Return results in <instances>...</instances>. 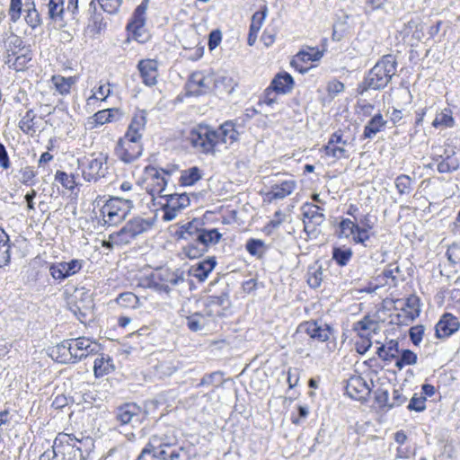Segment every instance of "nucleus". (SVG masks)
I'll use <instances>...</instances> for the list:
<instances>
[{
  "mask_svg": "<svg viewBox=\"0 0 460 460\" xmlns=\"http://www.w3.org/2000/svg\"><path fill=\"white\" fill-rule=\"evenodd\" d=\"M199 220H193L183 225L179 232L180 238L188 241L184 253L190 259L201 256L210 245L217 244L222 237L217 229L207 230L199 227Z\"/></svg>",
  "mask_w": 460,
  "mask_h": 460,
  "instance_id": "f257e3e1",
  "label": "nucleus"
},
{
  "mask_svg": "<svg viewBox=\"0 0 460 460\" xmlns=\"http://www.w3.org/2000/svg\"><path fill=\"white\" fill-rule=\"evenodd\" d=\"M397 71V60L394 55L387 54L368 71L364 80L358 85V94H364L368 90L384 89Z\"/></svg>",
  "mask_w": 460,
  "mask_h": 460,
  "instance_id": "f03ea898",
  "label": "nucleus"
},
{
  "mask_svg": "<svg viewBox=\"0 0 460 460\" xmlns=\"http://www.w3.org/2000/svg\"><path fill=\"white\" fill-rule=\"evenodd\" d=\"M150 447L162 460H192V448L177 445L174 437L155 434L150 438Z\"/></svg>",
  "mask_w": 460,
  "mask_h": 460,
  "instance_id": "7ed1b4c3",
  "label": "nucleus"
},
{
  "mask_svg": "<svg viewBox=\"0 0 460 460\" xmlns=\"http://www.w3.org/2000/svg\"><path fill=\"white\" fill-rule=\"evenodd\" d=\"M185 282L184 271L177 269L159 268L146 279V287L159 294L169 295L176 287Z\"/></svg>",
  "mask_w": 460,
  "mask_h": 460,
  "instance_id": "20e7f679",
  "label": "nucleus"
},
{
  "mask_svg": "<svg viewBox=\"0 0 460 460\" xmlns=\"http://www.w3.org/2000/svg\"><path fill=\"white\" fill-rule=\"evenodd\" d=\"M133 200L119 197L111 198L101 208L104 225L111 226L121 223L133 208Z\"/></svg>",
  "mask_w": 460,
  "mask_h": 460,
  "instance_id": "39448f33",
  "label": "nucleus"
},
{
  "mask_svg": "<svg viewBox=\"0 0 460 460\" xmlns=\"http://www.w3.org/2000/svg\"><path fill=\"white\" fill-rule=\"evenodd\" d=\"M108 155L102 153L93 154L83 159H78V164L82 169V174L87 181H97L104 178L108 173Z\"/></svg>",
  "mask_w": 460,
  "mask_h": 460,
  "instance_id": "423d86ee",
  "label": "nucleus"
},
{
  "mask_svg": "<svg viewBox=\"0 0 460 460\" xmlns=\"http://www.w3.org/2000/svg\"><path fill=\"white\" fill-rule=\"evenodd\" d=\"M152 225L148 219L140 217H134L119 231L111 234V240L118 245L128 244L137 235L151 229Z\"/></svg>",
  "mask_w": 460,
  "mask_h": 460,
  "instance_id": "0eeeda50",
  "label": "nucleus"
},
{
  "mask_svg": "<svg viewBox=\"0 0 460 460\" xmlns=\"http://www.w3.org/2000/svg\"><path fill=\"white\" fill-rule=\"evenodd\" d=\"M82 440L74 435L59 433L55 438L58 460H86L82 452Z\"/></svg>",
  "mask_w": 460,
  "mask_h": 460,
  "instance_id": "6e6552de",
  "label": "nucleus"
},
{
  "mask_svg": "<svg viewBox=\"0 0 460 460\" xmlns=\"http://www.w3.org/2000/svg\"><path fill=\"white\" fill-rule=\"evenodd\" d=\"M187 140L199 152L214 154L216 150L214 128L208 126L199 125L190 129Z\"/></svg>",
  "mask_w": 460,
  "mask_h": 460,
  "instance_id": "1a4fd4ad",
  "label": "nucleus"
},
{
  "mask_svg": "<svg viewBox=\"0 0 460 460\" xmlns=\"http://www.w3.org/2000/svg\"><path fill=\"white\" fill-rule=\"evenodd\" d=\"M171 175V172L157 169L154 166H146L145 169V184L146 191L152 196L155 195L162 198L165 193V189L168 183L166 178Z\"/></svg>",
  "mask_w": 460,
  "mask_h": 460,
  "instance_id": "9d476101",
  "label": "nucleus"
},
{
  "mask_svg": "<svg viewBox=\"0 0 460 460\" xmlns=\"http://www.w3.org/2000/svg\"><path fill=\"white\" fill-rule=\"evenodd\" d=\"M338 228L337 235L339 238H351L354 243L367 247V242L371 237V228L359 227V224L352 221L350 218H342L339 223Z\"/></svg>",
  "mask_w": 460,
  "mask_h": 460,
  "instance_id": "9b49d317",
  "label": "nucleus"
},
{
  "mask_svg": "<svg viewBox=\"0 0 460 460\" xmlns=\"http://www.w3.org/2000/svg\"><path fill=\"white\" fill-rule=\"evenodd\" d=\"M143 152L141 140L131 139L127 136L119 138L116 147V156L125 164H131L138 159Z\"/></svg>",
  "mask_w": 460,
  "mask_h": 460,
  "instance_id": "f8f14e48",
  "label": "nucleus"
},
{
  "mask_svg": "<svg viewBox=\"0 0 460 460\" xmlns=\"http://www.w3.org/2000/svg\"><path fill=\"white\" fill-rule=\"evenodd\" d=\"M162 199H165V202L162 204V209L164 211L163 220L172 221L178 214L185 208L190 205V198L186 193H173L164 194Z\"/></svg>",
  "mask_w": 460,
  "mask_h": 460,
  "instance_id": "ddd939ff",
  "label": "nucleus"
},
{
  "mask_svg": "<svg viewBox=\"0 0 460 460\" xmlns=\"http://www.w3.org/2000/svg\"><path fill=\"white\" fill-rule=\"evenodd\" d=\"M229 296L226 293L219 296H209L203 301V310L201 311L204 317L209 323L214 322L217 318L225 314V310L228 306Z\"/></svg>",
  "mask_w": 460,
  "mask_h": 460,
  "instance_id": "4468645a",
  "label": "nucleus"
},
{
  "mask_svg": "<svg viewBox=\"0 0 460 460\" xmlns=\"http://www.w3.org/2000/svg\"><path fill=\"white\" fill-rule=\"evenodd\" d=\"M301 211L304 217L305 230L307 233L314 232L316 227L321 226L325 220L324 214L323 213V208L313 203L305 202L301 207Z\"/></svg>",
  "mask_w": 460,
  "mask_h": 460,
  "instance_id": "2eb2a0df",
  "label": "nucleus"
},
{
  "mask_svg": "<svg viewBox=\"0 0 460 460\" xmlns=\"http://www.w3.org/2000/svg\"><path fill=\"white\" fill-rule=\"evenodd\" d=\"M70 349H72L74 362H78L89 355L98 353L101 346L88 338L79 337L70 339Z\"/></svg>",
  "mask_w": 460,
  "mask_h": 460,
  "instance_id": "dca6fc26",
  "label": "nucleus"
},
{
  "mask_svg": "<svg viewBox=\"0 0 460 460\" xmlns=\"http://www.w3.org/2000/svg\"><path fill=\"white\" fill-rule=\"evenodd\" d=\"M143 414L140 406L137 403L128 402L119 406L115 411V419L120 425L140 424Z\"/></svg>",
  "mask_w": 460,
  "mask_h": 460,
  "instance_id": "f3484780",
  "label": "nucleus"
},
{
  "mask_svg": "<svg viewBox=\"0 0 460 460\" xmlns=\"http://www.w3.org/2000/svg\"><path fill=\"white\" fill-rule=\"evenodd\" d=\"M84 265L83 260L73 259L69 261L57 262L49 267V273L56 280L62 281L78 273Z\"/></svg>",
  "mask_w": 460,
  "mask_h": 460,
  "instance_id": "a211bd4d",
  "label": "nucleus"
},
{
  "mask_svg": "<svg viewBox=\"0 0 460 460\" xmlns=\"http://www.w3.org/2000/svg\"><path fill=\"white\" fill-rule=\"evenodd\" d=\"M303 334L312 340L323 342L329 340L331 329L328 325L318 324L316 322H305L300 323L296 330L297 338H302Z\"/></svg>",
  "mask_w": 460,
  "mask_h": 460,
  "instance_id": "6ab92c4d",
  "label": "nucleus"
},
{
  "mask_svg": "<svg viewBox=\"0 0 460 460\" xmlns=\"http://www.w3.org/2000/svg\"><path fill=\"white\" fill-rule=\"evenodd\" d=\"M216 147L225 145L227 148L239 139V131L233 120H226L217 129H214Z\"/></svg>",
  "mask_w": 460,
  "mask_h": 460,
  "instance_id": "aec40b11",
  "label": "nucleus"
},
{
  "mask_svg": "<svg viewBox=\"0 0 460 460\" xmlns=\"http://www.w3.org/2000/svg\"><path fill=\"white\" fill-rule=\"evenodd\" d=\"M370 392L371 387L362 376L355 375L348 379L346 394L350 398L358 401H366Z\"/></svg>",
  "mask_w": 460,
  "mask_h": 460,
  "instance_id": "412c9836",
  "label": "nucleus"
},
{
  "mask_svg": "<svg viewBox=\"0 0 460 460\" xmlns=\"http://www.w3.org/2000/svg\"><path fill=\"white\" fill-rule=\"evenodd\" d=\"M212 80L213 77L210 75H205L203 72L196 71L192 73L187 83L188 93L192 96L207 93L210 89Z\"/></svg>",
  "mask_w": 460,
  "mask_h": 460,
  "instance_id": "4be33fe9",
  "label": "nucleus"
},
{
  "mask_svg": "<svg viewBox=\"0 0 460 460\" xmlns=\"http://www.w3.org/2000/svg\"><path fill=\"white\" fill-rule=\"evenodd\" d=\"M143 84L146 86H154L157 84L158 66L154 59H143L137 64Z\"/></svg>",
  "mask_w": 460,
  "mask_h": 460,
  "instance_id": "5701e85b",
  "label": "nucleus"
},
{
  "mask_svg": "<svg viewBox=\"0 0 460 460\" xmlns=\"http://www.w3.org/2000/svg\"><path fill=\"white\" fill-rule=\"evenodd\" d=\"M296 189V181L292 179L284 180L274 183L270 190L266 193L269 201L274 199H283L289 196Z\"/></svg>",
  "mask_w": 460,
  "mask_h": 460,
  "instance_id": "b1692460",
  "label": "nucleus"
},
{
  "mask_svg": "<svg viewBox=\"0 0 460 460\" xmlns=\"http://www.w3.org/2000/svg\"><path fill=\"white\" fill-rule=\"evenodd\" d=\"M323 56V51H321L318 48L306 47L301 49L292 59L291 66L304 74L307 72L308 68H303L298 66V62H314L320 60Z\"/></svg>",
  "mask_w": 460,
  "mask_h": 460,
  "instance_id": "393cba45",
  "label": "nucleus"
},
{
  "mask_svg": "<svg viewBox=\"0 0 460 460\" xmlns=\"http://www.w3.org/2000/svg\"><path fill=\"white\" fill-rule=\"evenodd\" d=\"M460 322L451 314H445L436 324V335L438 338H447L458 331Z\"/></svg>",
  "mask_w": 460,
  "mask_h": 460,
  "instance_id": "a878e982",
  "label": "nucleus"
},
{
  "mask_svg": "<svg viewBox=\"0 0 460 460\" xmlns=\"http://www.w3.org/2000/svg\"><path fill=\"white\" fill-rule=\"evenodd\" d=\"M146 111L144 110L135 112L124 136L131 139L141 140L146 125Z\"/></svg>",
  "mask_w": 460,
  "mask_h": 460,
  "instance_id": "bb28decb",
  "label": "nucleus"
},
{
  "mask_svg": "<svg viewBox=\"0 0 460 460\" xmlns=\"http://www.w3.org/2000/svg\"><path fill=\"white\" fill-rule=\"evenodd\" d=\"M148 5V0H143L135 9L131 21L128 23L127 28L134 34H137L146 23V12Z\"/></svg>",
  "mask_w": 460,
  "mask_h": 460,
  "instance_id": "cd10ccee",
  "label": "nucleus"
},
{
  "mask_svg": "<svg viewBox=\"0 0 460 460\" xmlns=\"http://www.w3.org/2000/svg\"><path fill=\"white\" fill-rule=\"evenodd\" d=\"M293 77L288 72L278 73L272 79L270 86L280 94L289 93L294 87Z\"/></svg>",
  "mask_w": 460,
  "mask_h": 460,
  "instance_id": "c85d7f7f",
  "label": "nucleus"
},
{
  "mask_svg": "<svg viewBox=\"0 0 460 460\" xmlns=\"http://www.w3.org/2000/svg\"><path fill=\"white\" fill-rule=\"evenodd\" d=\"M387 121L384 119L381 113L375 114L364 128L362 138H373L377 133L383 131L386 126Z\"/></svg>",
  "mask_w": 460,
  "mask_h": 460,
  "instance_id": "c756f323",
  "label": "nucleus"
},
{
  "mask_svg": "<svg viewBox=\"0 0 460 460\" xmlns=\"http://www.w3.org/2000/svg\"><path fill=\"white\" fill-rule=\"evenodd\" d=\"M64 0H49L48 4L49 18L59 27L66 25Z\"/></svg>",
  "mask_w": 460,
  "mask_h": 460,
  "instance_id": "7c9ffc66",
  "label": "nucleus"
},
{
  "mask_svg": "<svg viewBox=\"0 0 460 460\" xmlns=\"http://www.w3.org/2000/svg\"><path fill=\"white\" fill-rule=\"evenodd\" d=\"M216 264L217 262L214 258H208L192 265L190 269V274L199 281H204L208 278V274L214 270Z\"/></svg>",
  "mask_w": 460,
  "mask_h": 460,
  "instance_id": "2f4dec72",
  "label": "nucleus"
},
{
  "mask_svg": "<svg viewBox=\"0 0 460 460\" xmlns=\"http://www.w3.org/2000/svg\"><path fill=\"white\" fill-rule=\"evenodd\" d=\"M266 13H267L266 6L264 7L263 11L256 12L253 13V15L252 17V22H251V25H250V29H249V35H248V39H247V43L249 46L254 45V43L257 40L258 32L260 31V30L263 24V21L266 17Z\"/></svg>",
  "mask_w": 460,
  "mask_h": 460,
  "instance_id": "473e14b6",
  "label": "nucleus"
},
{
  "mask_svg": "<svg viewBox=\"0 0 460 460\" xmlns=\"http://www.w3.org/2000/svg\"><path fill=\"white\" fill-rule=\"evenodd\" d=\"M115 369L113 360L108 355L102 354L96 358L93 365V372L96 377H102Z\"/></svg>",
  "mask_w": 460,
  "mask_h": 460,
  "instance_id": "72a5a7b5",
  "label": "nucleus"
},
{
  "mask_svg": "<svg viewBox=\"0 0 460 460\" xmlns=\"http://www.w3.org/2000/svg\"><path fill=\"white\" fill-rule=\"evenodd\" d=\"M446 156L442 155H438V158H434L438 162L437 169L440 173H448L456 171L459 168V161L453 155L447 154L445 151Z\"/></svg>",
  "mask_w": 460,
  "mask_h": 460,
  "instance_id": "f704fd0d",
  "label": "nucleus"
},
{
  "mask_svg": "<svg viewBox=\"0 0 460 460\" xmlns=\"http://www.w3.org/2000/svg\"><path fill=\"white\" fill-rule=\"evenodd\" d=\"M52 356L60 363H75L72 349H70V339L62 341L52 349Z\"/></svg>",
  "mask_w": 460,
  "mask_h": 460,
  "instance_id": "c9c22d12",
  "label": "nucleus"
},
{
  "mask_svg": "<svg viewBox=\"0 0 460 460\" xmlns=\"http://www.w3.org/2000/svg\"><path fill=\"white\" fill-rule=\"evenodd\" d=\"M378 328V323L373 320L369 315H367L362 320L358 321L355 326V330L361 337L368 336L371 333H376Z\"/></svg>",
  "mask_w": 460,
  "mask_h": 460,
  "instance_id": "e433bc0d",
  "label": "nucleus"
},
{
  "mask_svg": "<svg viewBox=\"0 0 460 460\" xmlns=\"http://www.w3.org/2000/svg\"><path fill=\"white\" fill-rule=\"evenodd\" d=\"M202 178L201 170L193 166L181 172L179 183L181 186H192Z\"/></svg>",
  "mask_w": 460,
  "mask_h": 460,
  "instance_id": "4c0bfd02",
  "label": "nucleus"
},
{
  "mask_svg": "<svg viewBox=\"0 0 460 460\" xmlns=\"http://www.w3.org/2000/svg\"><path fill=\"white\" fill-rule=\"evenodd\" d=\"M118 114V109H103L102 111H97L93 117H91L90 123L93 125V128L102 126L106 123L113 121L115 115Z\"/></svg>",
  "mask_w": 460,
  "mask_h": 460,
  "instance_id": "58836bf2",
  "label": "nucleus"
},
{
  "mask_svg": "<svg viewBox=\"0 0 460 460\" xmlns=\"http://www.w3.org/2000/svg\"><path fill=\"white\" fill-rule=\"evenodd\" d=\"M398 351V341L395 340H390L385 344L378 347L376 353L383 360L391 361L397 357Z\"/></svg>",
  "mask_w": 460,
  "mask_h": 460,
  "instance_id": "ea45409f",
  "label": "nucleus"
},
{
  "mask_svg": "<svg viewBox=\"0 0 460 460\" xmlns=\"http://www.w3.org/2000/svg\"><path fill=\"white\" fill-rule=\"evenodd\" d=\"M11 54L7 55L6 64H8L10 68H13L16 71H22L25 69L29 61L31 60V53L30 49H26L24 53L15 57L13 59Z\"/></svg>",
  "mask_w": 460,
  "mask_h": 460,
  "instance_id": "a19ab883",
  "label": "nucleus"
},
{
  "mask_svg": "<svg viewBox=\"0 0 460 460\" xmlns=\"http://www.w3.org/2000/svg\"><path fill=\"white\" fill-rule=\"evenodd\" d=\"M210 323L204 317L203 313L196 312L186 316V325L192 332H199L204 329Z\"/></svg>",
  "mask_w": 460,
  "mask_h": 460,
  "instance_id": "79ce46f5",
  "label": "nucleus"
},
{
  "mask_svg": "<svg viewBox=\"0 0 460 460\" xmlns=\"http://www.w3.org/2000/svg\"><path fill=\"white\" fill-rule=\"evenodd\" d=\"M353 256V251L349 247H334L332 249V260L341 267L346 266Z\"/></svg>",
  "mask_w": 460,
  "mask_h": 460,
  "instance_id": "37998d69",
  "label": "nucleus"
},
{
  "mask_svg": "<svg viewBox=\"0 0 460 460\" xmlns=\"http://www.w3.org/2000/svg\"><path fill=\"white\" fill-rule=\"evenodd\" d=\"M212 82H214L216 88L228 93H232L236 86L234 78L226 74L217 75Z\"/></svg>",
  "mask_w": 460,
  "mask_h": 460,
  "instance_id": "c03bdc74",
  "label": "nucleus"
},
{
  "mask_svg": "<svg viewBox=\"0 0 460 460\" xmlns=\"http://www.w3.org/2000/svg\"><path fill=\"white\" fill-rule=\"evenodd\" d=\"M52 82L56 90L62 95L67 94L70 92L71 86L75 84L74 77H64L62 75H53Z\"/></svg>",
  "mask_w": 460,
  "mask_h": 460,
  "instance_id": "a18cd8bd",
  "label": "nucleus"
},
{
  "mask_svg": "<svg viewBox=\"0 0 460 460\" xmlns=\"http://www.w3.org/2000/svg\"><path fill=\"white\" fill-rule=\"evenodd\" d=\"M323 271L321 265L314 264L308 269L307 283L313 288H317L323 281Z\"/></svg>",
  "mask_w": 460,
  "mask_h": 460,
  "instance_id": "49530a36",
  "label": "nucleus"
},
{
  "mask_svg": "<svg viewBox=\"0 0 460 460\" xmlns=\"http://www.w3.org/2000/svg\"><path fill=\"white\" fill-rule=\"evenodd\" d=\"M454 125L455 119L450 109H444L441 112L438 113L432 122L434 128H452Z\"/></svg>",
  "mask_w": 460,
  "mask_h": 460,
  "instance_id": "de8ad7c7",
  "label": "nucleus"
},
{
  "mask_svg": "<svg viewBox=\"0 0 460 460\" xmlns=\"http://www.w3.org/2000/svg\"><path fill=\"white\" fill-rule=\"evenodd\" d=\"M36 115L32 110H29L19 122V128L25 134L35 133V120Z\"/></svg>",
  "mask_w": 460,
  "mask_h": 460,
  "instance_id": "09e8293b",
  "label": "nucleus"
},
{
  "mask_svg": "<svg viewBox=\"0 0 460 460\" xmlns=\"http://www.w3.org/2000/svg\"><path fill=\"white\" fill-rule=\"evenodd\" d=\"M405 308L408 318L414 320L420 315V299L417 296H410L405 301Z\"/></svg>",
  "mask_w": 460,
  "mask_h": 460,
  "instance_id": "8fccbe9b",
  "label": "nucleus"
},
{
  "mask_svg": "<svg viewBox=\"0 0 460 460\" xmlns=\"http://www.w3.org/2000/svg\"><path fill=\"white\" fill-rule=\"evenodd\" d=\"M394 183L400 195L410 194L412 190V180L409 175L401 174L397 176Z\"/></svg>",
  "mask_w": 460,
  "mask_h": 460,
  "instance_id": "3c124183",
  "label": "nucleus"
},
{
  "mask_svg": "<svg viewBox=\"0 0 460 460\" xmlns=\"http://www.w3.org/2000/svg\"><path fill=\"white\" fill-rule=\"evenodd\" d=\"M55 181L59 182L64 188L73 191L77 186L74 174H67L65 172L58 171L55 174Z\"/></svg>",
  "mask_w": 460,
  "mask_h": 460,
  "instance_id": "603ef678",
  "label": "nucleus"
},
{
  "mask_svg": "<svg viewBox=\"0 0 460 460\" xmlns=\"http://www.w3.org/2000/svg\"><path fill=\"white\" fill-rule=\"evenodd\" d=\"M264 246L265 243L263 241L252 238L247 241L245 248L251 255L261 258L265 252Z\"/></svg>",
  "mask_w": 460,
  "mask_h": 460,
  "instance_id": "864d4df0",
  "label": "nucleus"
},
{
  "mask_svg": "<svg viewBox=\"0 0 460 460\" xmlns=\"http://www.w3.org/2000/svg\"><path fill=\"white\" fill-rule=\"evenodd\" d=\"M24 20L32 30L37 29L41 24V17L36 7L25 9Z\"/></svg>",
  "mask_w": 460,
  "mask_h": 460,
  "instance_id": "5fc2aeb1",
  "label": "nucleus"
},
{
  "mask_svg": "<svg viewBox=\"0 0 460 460\" xmlns=\"http://www.w3.org/2000/svg\"><path fill=\"white\" fill-rule=\"evenodd\" d=\"M325 155L335 159L348 158V151L341 146L327 143L324 146Z\"/></svg>",
  "mask_w": 460,
  "mask_h": 460,
  "instance_id": "6e6d98bb",
  "label": "nucleus"
},
{
  "mask_svg": "<svg viewBox=\"0 0 460 460\" xmlns=\"http://www.w3.org/2000/svg\"><path fill=\"white\" fill-rule=\"evenodd\" d=\"M417 358V355L413 351L410 349H403L402 351L401 358L396 360L395 366L399 369H402L404 366L416 364Z\"/></svg>",
  "mask_w": 460,
  "mask_h": 460,
  "instance_id": "4d7b16f0",
  "label": "nucleus"
},
{
  "mask_svg": "<svg viewBox=\"0 0 460 460\" xmlns=\"http://www.w3.org/2000/svg\"><path fill=\"white\" fill-rule=\"evenodd\" d=\"M116 301L121 306L135 308L138 303V297L132 292H125L120 294Z\"/></svg>",
  "mask_w": 460,
  "mask_h": 460,
  "instance_id": "13d9d810",
  "label": "nucleus"
},
{
  "mask_svg": "<svg viewBox=\"0 0 460 460\" xmlns=\"http://www.w3.org/2000/svg\"><path fill=\"white\" fill-rule=\"evenodd\" d=\"M22 0H10L8 14L10 21L15 23L19 21L22 15Z\"/></svg>",
  "mask_w": 460,
  "mask_h": 460,
  "instance_id": "bf43d9fd",
  "label": "nucleus"
},
{
  "mask_svg": "<svg viewBox=\"0 0 460 460\" xmlns=\"http://www.w3.org/2000/svg\"><path fill=\"white\" fill-rule=\"evenodd\" d=\"M24 49V44L23 40L21 37L13 34L9 40H8V45H7V53L11 54V56H15L17 54V50H23Z\"/></svg>",
  "mask_w": 460,
  "mask_h": 460,
  "instance_id": "052dcab7",
  "label": "nucleus"
},
{
  "mask_svg": "<svg viewBox=\"0 0 460 460\" xmlns=\"http://www.w3.org/2000/svg\"><path fill=\"white\" fill-rule=\"evenodd\" d=\"M375 400L376 402L379 405V407L383 410L388 411L390 410V399L389 394L387 390L379 388L375 392Z\"/></svg>",
  "mask_w": 460,
  "mask_h": 460,
  "instance_id": "680f3d73",
  "label": "nucleus"
},
{
  "mask_svg": "<svg viewBox=\"0 0 460 460\" xmlns=\"http://www.w3.org/2000/svg\"><path fill=\"white\" fill-rule=\"evenodd\" d=\"M408 410L422 411L426 409V397L414 394L408 404Z\"/></svg>",
  "mask_w": 460,
  "mask_h": 460,
  "instance_id": "e2e57ef3",
  "label": "nucleus"
},
{
  "mask_svg": "<svg viewBox=\"0 0 460 460\" xmlns=\"http://www.w3.org/2000/svg\"><path fill=\"white\" fill-rule=\"evenodd\" d=\"M178 367L171 361L162 362L156 367V371L161 376H170L175 373Z\"/></svg>",
  "mask_w": 460,
  "mask_h": 460,
  "instance_id": "0e129e2a",
  "label": "nucleus"
},
{
  "mask_svg": "<svg viewBox=\"0 0 460 460\" xmlns=\"http://www.w3.org/2000/svg\"><path fill=\"white\" fill-rule=\"evenodd\" d=\"M374 109L375 106L373 104L367 102L366 100H362L358 101L356 105V113L358 116L369 117L371 116Z\"/></svg>",
  "mask_w": 460,
  "mask_h": 460,
  "instance_id": "69168bd1",
  "label": "nucleus"
},
{
  "mask_svg": "<svg viewBox=\"0 0 460 460\" xmlns=\"http://www.w3.org/2000/svg\"><path fill=\"white\" fill-rule=\"evenodd\" d=\"M400 272L401 270L397 263H391L383 270V275L386 279H391L392 281L390 284L395 286L398 281L396 274Z\"/></svg>",
  "mask_w": 460,
  "mask_h": 460,
  "instance_id": "338daca9",
  "label": "nucleus"
},
{
  "mask_svg": "<svg viewBox=\"0 0 460 460\" xmlns=\"http://www.w3.org/2000/svg\"><path fill=\"white\" fill-rule=\"evenodd\" d=\"M122 0H98L102 10L108 13H115L120 4Z\"/></svg>",
  "mask_w": 460,
  "mask_h": 460,
  "instance_id": "774afa93",
  "label": "nucleus"
}]
</instances>
